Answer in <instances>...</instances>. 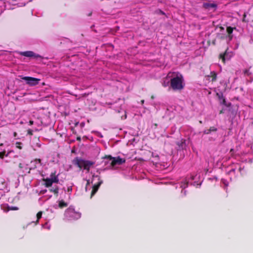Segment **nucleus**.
Segmentation results:
<instances>
[{"mask_svg": "<svg viewBox=\"0 0 253 253\" xmlns=\"http://www.w3.org/2000/svg\"><path fill=\"white\" fill-rule=\"evenodd\" d=\"M236 27H231L230 26H228L226 28V32L228 34V37L229 38V40H231L233 38V35L232 33L234 29H236Z\"/></svg>", "mask_w": 253, "mask_h": 253, "instance_id": "obj_8", "label": "nucleus"}, {"mask_svg": "<svg viewBox=\"0 0 253 253\" xmlns=\"http://www.w3.org/2000/svg\"><path fill=\"white\" fill-rule=\"evenodd\" d=\"M42 212L39 211L37 214V222H39V220L42 217Z\"/></svg>", "mask_w": 253, "mask_h": 253, "instance_id": "obj_18", "label": "nucleus"}, {"mask_svg": "<svg viewBox=\"0 0 253 253\" xmlns=\"http://www.w3.org/2000/svg\"><path fill=\"white\" fill-rule=\"evenodd\" d=\"M72 190V188L71 186H69L67 188V191L68 192H71Z\"/></svg>", "mask_w": 253, "mask_h": 253, "instance_id": "obj_26", "label": "nucleus"}, {"mask_svg": "<svg viewBox=\"0 0 253 253\" xmlns=\"http://www.w3.org/2000/svg\"><path fill=\"white\" fill-rule=\"evenodd\" d=\"M5 154V151L0 152V158L3 159Z\"/></svg>", "mask_w": 253, "mask_h": 253, "instance_id": "obj_21", "label": "nucleus"}, {"mask_svg": "<svg viewBox=\"0 0 253 253\" xmlns=\"http://www.w3.org/2000/svg\"><path fill=\"white\" fill-rule=\"evenodd\" d=\"M217 96H218V98L220 100V103L226 106H228L227 104H226V100H225V98L224 97V96H223L222 94H219V93H217L216 94Z\"/></svg>", "mask_w": 253, "mask_h": 253, "instance_id": "obj_9", "label": "nucleus"}, {"mask_svg": "<svg viewBox=\"0 0 253 253\" xmlns=\"http://www.w3.org/2000/svg\"><path fill=\"white\" fill-rule=\"evenodd\" d=\"M172 74H176V76L170 79V86L174 90H181L184 86L183 76L177 73H173Z\"/></svg>", "mask_w": 253, "mask_h": 253, "instance_id": "obj_1", "label": "nucleus"}, {"mask_svg": "<svg viewBox=\"0 0 253 253\" xmlns=\"http://www.w3.org/2000/svg\"><path fill=\"white\" fill-rule=\"evenodd\" d=\"M223 113H224V110L222 109L220 111L219 114H223Z\"/></svg>", "mask_w": 253, "mask_h": 253, "instance_id": "obj_31", "label": "nucleus"}, {"mask_svg": "<svg viewBox=\"0 0 253 253\" xmlns=\"http://www.w3.org/2000/svg\"><path fill=\"white\" fill-rule=\"evenodd\" d=\"M102 159H106L111 161V166L114 167L116 165H121L125 163L126 160L125 159L121 158L120 157H113L111 155H105L102 158Z\"/></svg>", "mask_w": 253, "mask_h": 253, "instance_id": "obj_3", "label": "nucleus"}, {"mask_svg": "<svg viewBox=\"0 0 253 253\" xmlns=\"http://www.w3.org/2000/svg\"><path fill=\"white\" fill-rule=\"evenodd\" d=\"M233 149H231L230 151H233Z\"/></svg>", "mask_w": 253, "mask_h": 253, "instance_id": "obj_39", "label": "nucleus"}, {"mask_svg": "<svg viewBox=\"0 0 253 253\" xmlns=\"http://www.w3.org/2000/svg\"><path fill=\"white\" fill-rule=\"evenodd\" d=\"M19 54L21 55L24 56L28 57H34L37 59L38 58H41V56L38 54H36L33 51H27L24 52H20Z\"/></svg>", "mask_w": 253, "mask_h": 253, "instance_id": "obj_6", "label": "nucleus"}, {"mask_svg": "<svg viewBox=\"0 0 253 253\" xmlns=\"http://www.w3.org/2000/svg\"><path fill=\"white\" fill-rule=\"evenodd\" d=\"M210 131L211 133V132H215L217 131V128L214 126H211L209 128Z\"/></svg>", "mask_w": 253, "mask_h": 253, "instance_id": "obj_20", "label": "nucleus"}, {"mask_svg": "<svg viewBox=\"0 0 253 253\" xmlns=\"http://www.w3.org/2000/svg\"><path fill=\"white\" fill-rule=\"evenodd\" d=\"M18 167L19 168L22 169L23 168V165L21 163H19L18 165Z\"/></svg>", "mask_w": 253, "mask_h": 253, "instance_id": "obj_28", "label": "nucleus"}, {"mask_svg": "<svg viewBox=\"0 0 253 253\" xmlns=\"http://www.w3.org/2000/svg\"><path fill=\"white\" fill-rule=\"evenodd\" d=\"M244 73L245 75L248 76H249L250 75H251V73L250 72L249 69H245L244 71Z\"/></svg>", "mask_w": 253, "mask_h": 253, "instance_id": "obj_19", "label": "nucleus"}, {"mask_svg": "<svg viewBox=\"0 0 253 253\" xmlns=\"http://www.w3.org/2000/svg\"><path fill=\"white\" fill-rule=\"evenodd\" d=\"M43 180L45 182L44 185L46 187H49L52 185V181L51 178H45L43 179Z\"/></svg>", "mask_w": 253, "mask_h": 253, "instance_id": "obj_10", "label": "nucleus"}, {"mask_svg": "<svg viewBox=\"0 0 253 253\" xmlns=\"http://www.w3.org/2000/svg\"><path fill=\"white\" fill-rule=\"evenodd\" d=\"M33 130L31 129H29L27 130V133L30 135H32L33 134Z\"/></svg>", "mask_w": 253, "mask_h": 253, "instance_id": "obj_23", "label": "nucleus"}, {"mask_svg": "<svg viewBox=\"0 0 253 253\" xmlns=\"http://www.w3.org/2000/svg\"><path fill=\"white\" fill-rule=\"evenodd\" d=\"M21 78L26 82V84L30 86H34L39 84L41 80L40 79L31 77H22Z\"/></svg>", "mask_w": 253, "mask_h": 253, "instance_id": "obj_4", "label": "nucleus"}, {"mask_svg": "<svg viewBox=\"0 0 253 253\" xmlns=\"http://www.w3.org/2000/svg\"><path fill=\"white\" fill-rule=\"evenodd\" d=\"M141 102H142V103H144V100H142Z\"/></svg>", "mask_w": 253, "mask_h": 253, "instance_id": "obj_38", "label": "nucleus"}, {"mask_svg": "<svg viewBox=\"0 0 253 253\" xmlns=\"http://www.w3.org/2000/svg\"><path fill=\"white\" fill-rule=\"evenodd\" d=\"M59 188L57 186H56L55 188H51L49 189V191L51 192L54 193L57 196L58 194Z\"/></svg>", "mask_w": 253, "mask_h": 253, "instance_id": "obj_14", "label": "nucleus"}, {"mask_svg": "<svg viewBox=\"0 0 253 253\" xmlns=\"http://www.w3.org/2000/svg\"><path fill=\"white\" fill-rule=\"evenodd\" d=\"M17 135V132H14L13 133V136H14V137H16Z\"/></svg>", "mask_w": 253, "mask_h": 253, "instance_id": "obj_32", "label": "nucleus"}, {"mask_svg": "<svg viewBox=\"0 0 253 253\" xmlns=\"http://www.w3.org/2000/svg\"><path fill=\"white\" fill-rule=\"evenodd\" d=\"M50 176H51V180L52 181V183H58L59 179H58L57 176L55 175V172L52 173L50 175Z\"/></svg>", "mask_w": 253, "mask_h": 253, "instance_id": "obj_11", "label": "nucleus"}, {"mask_svg": "<svg viewBox=\"0 0 253 253\" xmlns=\"http://www.w3.org/2000/svg\"><path fill=\"white\" fill-rule=\"evenodd\" d=\"M93 176H94V175H93ZM95 177L98 178V181L96 184H94L92 186V189L91 192V197H92L93 195H95V194L98 191L99 187L103 183V180L100 179V177L99 176H98V175H96L95 176Z\"/></svg>", "mask_w": 253, "mask_h": 253, "instance_id": "obj_5", "label": "nucleus"}, {"mask_svg": "<svg viewBox=\"0 0 253 253\" xmlns=\"http://www.w3.org/2000/svg\"><path fill=\"white\" fill-rule=\"evenodd\" d=\"M3 143H1V144H0V146H3Z\"/></svg>", "mask_w": 253, "mask_h": 253, "instance_id": "obj_36", "label": "nucleus"}, {"mask_svg": "<svg viewBox=\"0 0 253 253\" xmlns=\"http://www.w3.org/2000/svg\"><path fill=\"white\" fill-rule=\"evenodd\" d=\"M226 54V51H225V52H224L223 53H220L219 56V59H221L222 60V62L224 63L225 62V56Z\"/></svg>", "mask_w": 253, "mask_h": 253, "instance_id": "obj_15", "label": "nucleus"}, {"mask_svg": "<svg viewBox=\"0 0 253 253\" xmlns=\"http://www.w3.org/2000/svg\"><path fill=\"white\" fill-rule=\"evenodd\" d=\"M220 28L221 29V30H224V28L222 27H220Z\"/></svg>", "mask_w": 253, "mask_h": 253, "instance_id": "obj_35", "label": "nucleus"}, {"mask_svg": "<svg viewBox=\"0 0 253 253\" xmlns=\"http://www.w3.org/2000/svg\"><path fill=\"white\" fill-rule=\"evenodd\" d=\"M159 14H163V15L164 14V12L163 11H162V10H159Z\"/></svg>", "mask_w": 253, "mask_h": 253, "instance_id": "obj_29", "label": "nucleus"}, {"mask_svg": "<svg viewBox=\"0 0 253 253\" xmlns=\"http://www.w3.org/2000/svg\"><path fill=\"white\" fill-rule=\"evenodd\" d=\"M73 164L77 166L80 169L83 168L84 169L89 172L91 167L94 165L95 163L92 161L85 160L77 157L73 160Z\"/></svg>", "mask_w": 253, "mask_h": 253, "instance_id": "obj_2", "label": "nucleus"}, {"mask_svg": "<svg viewBox=\"0 0 253 253\" xmlns=\"http://www.w3.org/2000/svg\"><path fill=\"white\" fill-rule=\"evenodd\" d=\"M33 124H34V122H33V121L30 120V121H29V125H30V126L33 125Z\"/></svg>", "mask_w": 253, "mask_h": 253, "instance_id": "obj_27", "label": "nucleus"}, {"mask_svg": "<svg viewBox=\"0 0 253 253\" xmlns=\"http://www.w3.org/2000/svg\"><path fill=\"white\" fill-rule=\"evenodd\" d=\"M58 206L60 208H63L67 207L68 205L63 200H61L59 202Z\"/></svg>", "mask_w": 253, "mask_h": 253, "instance_id": "obj_13", "label": "nucleus"}, {"mask_svg": "<svg viewBox=\"0 0 253 253\" xmlns=\"http://www.w3.org/2000/svg\"><path fill=\"white\" fill-rule=\"evenodd\" d=\"M36 168V166H35L33 168H30V170H31L32 169H35ZM30 170H29L28 172L30 173Z\"/></svg>", "mask_w": 253, "mask_h": 253, "instance_id": "obj_30", "label": "nucleus"}, {"mask_svg": "<svg viewBox=\"0 0 253 253\" xmlns=\"http://www.w3.org/2000/svg\"><path fill=\"white\" fill-rule=\"evenodd\" d=\"M34 162L36 163H38L39 164H40V165H42V161L40 159H35Z\"/></svg>", "mask_w": 253, "mask_h": 253, "instance_id": "obj_22", "label": "nucleus"}, {"mask_svg": "<svg viewBox=\"0 0 253 253\" xmlns=\"http://www.w3.org/2000/svg\"><path fill=\"white\" fill-rule=\"evenodd\" d=\"M7 209L8 211H16L18 210V208L17 207L13 206H8Z\"/></svg>", "mask_w": 253, "mask_h": 253, "instance_id": "obj_16", "label": "nucleus"}, {"mask_svg": "<svg viewBox=\"0 0 253 253\" xmlns=\"http://www.w3.org/2000/svg\"><path fill=\"white\" fill-rule=\"evenodd\" d=\"M208 77L211 78V82H215L217 78V74L214 71L211 72L210 75L208 76Z\"/></svg>", "mask_w": 253, "mask_h": 253, "instance_id": "obj_12", "label": "nucleus"}, {"mask_svg": "<svg viewBox=\"0 0 253 253\" xmlns=\"http://www.w3.org/2000/svg\"><path fill=\"white\" fill-rule=\"evenodd\" d=\"M246 17V14L245 13H244V15H243V22H247V21L246 20L245 18Z\"/></svg>", "mask_w": 253, "mask_h": 253, "instance_id": "obj_25", "label": "nucleus"}, {"mask_svg": "<svg viewBox=\"0 0 253 253\" xmlns=\"http://www.w3.org/2000/svg\"><path fill=\"white\" fill-rule=\"evenodd\" d=\"M77 140L81 141V138L80 137H77Z\"/></svg>", "mask_w": 253, "mask_h": 253, "instance_id": "obj_33", "label": "nucleus"}, {"mask_svg": "<svg viewBox=\"0 0 253 253\" xmlns=\"http://www.w3.org/2000/svg\"><path fill=\"white\" fill-rule=\"evenodd\" d=\"M89 184V180H87V183H86V185H88Z\"/></svg>", "mask_w": 253, "mask_h": 253, "instance_id": "obj_34", "label": "nucleus"}, {"mask_svg": "<svg viewBox=\"0 0 253 253\" xmlns=\"http://www.w3.org/2000/svg\"><path fill=\"white\" fill-rule=\"evenodd\" d=\"M151 98H152V99H153V98H154L153 96H151Z\"/></svg>", "mask_w": 253, "mask_h": 253, "instance_id": "obj_37", "label": "nucleus"}, {"mask_svg": "<svg viewBox=\"0 0 253 253\" xmlns=\"http://www.w3.org/2000/svg\"><path fill=\"white\" fill-rule=\"evenodd\" d=\"M22 143L20 142H16L15 143V145L16 148H17L19 149H22Z\"/></svg>", "mask_w": 253, "mask_h": 253, "instance_id": "obj_17", "label": "nucleus"}, {"mask_svg": "<svg viewBox=\"0 0 253 253\" xmlns=\"http://www.w3.org/2000/svg\"><path fill=\"white\" fill-rule=\"evenodd\" d=\"M203 7L207 9H210L211 8H216L217 5L213 3L205 2L203 4Z\"/></svg>", "mask_w": 253, "mask_h": 253, "instance_id": "obj_7", "label": "nucleus"}, {"mask_svg": "<svg viewBox=\"0 0 253 253\" xmlns=\"http://www.w3.org/2000/svg\"><path fill=\"white\" fill-rule=\"evenodd\" d=\"M203 132L205 134H209L211 133L209 129L204 130Z\"/></svg>", "mask_w": 253, "mask_h": 253, "instance_id": "obj_24", "label": "nucleus"}]
</instances>
